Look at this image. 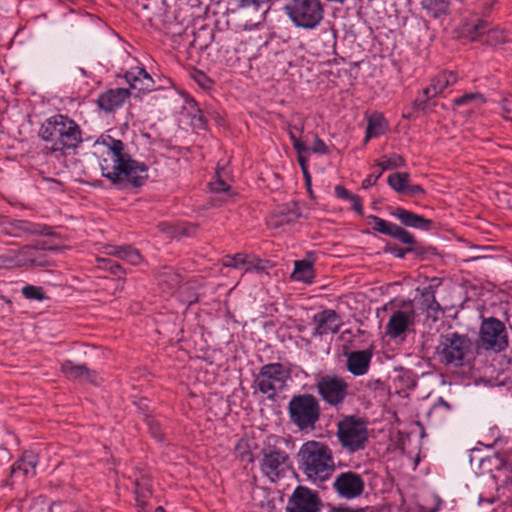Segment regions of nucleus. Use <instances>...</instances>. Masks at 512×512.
<instances>
[{
    "mask_svg": "<svg viewBox=\"0 0 512 512\" xmlns=\"http://www.w3.org/2000/svg\"><path fill=\"white\" fill-rule=\"evenodd\" d=\"M387 129V123L385 118L380 113H374L368 118L366 127L365 142H368L371 138L383 135Z\"/></svg>",
    "mask_w": 512,
    "mask_h": 512,
    "instance_id": "obj_26",
    "label": "nucleus"
},
{
    "mask_svg": "<svg viewBox=\"0 0 512 512\" xmlns=\"http://www.w3.org/2000/svg\"><path fill=\"white\" fill-rule=\"evenodd\" d=\"M312 152L318 154H326L328 152V147L317 135L315 136V143L312 147Z\"/></svg>",
    "mask_w": 512,
    "mask_h": 512,
    "instance_id": "obj_46",
    "label": "nucleus"
},
{
    "mask_svg": "<svg viewBox=\"0 0 512 512\" xmlns=\"http://www.w3.org/2000/svg\"><path fill=\"white\" fill-rule=\"evenodd\" d=\"M333 489L343 499H355L364 492L365 482L363 477L353 471L341 472L333 482Z\"/></svg>",
    "mask_w": 512,
    "mask_h": 512,
    "instance_id": "obj_12",
    "label": "nucleus"
},
{
    "mask_svg": "<svg viewBox=\"0 0 512 512\" xmlns=\"http://www.w3.org/2000/svg\"><path fill=\"white\" fill-rule=\"evenodd\" d=\"M473 347L467 334L450 332L440 336L436 354L442 364L461 367L473 357Z\"/></svg>",
    "mask_w": 512,
    "mask_h": 512,
    "instance_id": "obj_5",
    "label": "nucleus"
},
{
    "mask_svg": "<svg viewBox=\"0 0 512 512\" xmlns=\"http://www.w3.org/2000/svg\"><path fill=\"white\" fill-rule=\"evenodd\" d=\"M298 462L299 469L312 481H326L335 470L332 450L319 441L305 442L299 449Z\"/></svg>",
    "mask_w": 512,
    "mask_h": 512,
    "instance_id": "obj_2",
    "label": "nucleus"
},
{
    "mask_svg": "<svg viewBox=\"0 0 512 512\" xmlns=\"http://www.w3.org/2000/svg\"><path fill=\"white\" fill-rule=\"evenodd\" d=\"M404 194L407 196H410V197L421 198V197L425 196L426 192L421 185L408 184V187L406 188V191Z\"/></svg>",
    "mask_w": 512,
    "mask_h": 512,
    "instance_id": "obj_45",
    "label": "nucleus"
},
{
    "mask_svg": "<svg viewBox=\"0 0 512 512\" xmlns=\"http://www.w3.org/2000/svg\"><path fill=\"white\" fill-rule=\"evenodd\" d=\"M322 503L317 491L297 486L288 501V512H318Z\"/></svg>",
    "mask_w": 512,
    "mask_h": 512,
    "instance_id": "obj_13",
    "label": "nucleus"
},
{
    "mask_svg": "<svg viewBox=\"0 0 512 512\" xmlns=\"http://www.w3.org/2000/svg\"><path fill=\"white\" fill-rule=\"evenodd\" d=\"M450 411L451 405L442 397H439L427 412V417L433 421L441 420L446 417Z\"/></svg>",
    "mask_w": 512,
    "mask_h": 512,
    "instance_id": "obj_31",
    "label": "nucleus"
},
{
    "mask_svg": "<svg viewBox=\"0 0 512 512\" xmlns=\"http://www.w3.org/2000/svg\"><path fill=\"white\" fill-rule=\"evenodd\" d=\"M287 378L288 374L281 363H269L260 368L254 384L268 399L274 400L285 386Z\"/></svg>",
    "mask_w": 512,
    "mask_h": 512,
    "instance_id": "obj_10",
    "label": "nucleus"
},
{
    "mask_svg": "<svg viewBox=\"0 0 512 512\" xmlns=\"http://www.w3.org/2000/svg\"><path fill=\"white\" fill-rule=\"evenodd\" d=\"M455 106H462L470 103L483 104L485 103V98L481 93H466L461 97H458L453 100Z\"/></svg>",
    "mask_w": 512,
    "mask_h": 512,
    "instance_id": "obj_37",
    "label": "nucleus"
},
{
    "mask_svg": "<svg viewBox=\"0 0 512 512\" xmlns=\"http://www.w3.org/2000/svg\"><path fill=\"white\" fill-rule=\"evenodd\" d=\"M337 437L341 446L350 453L363 450L368 442L366 424L355 416H346L337 424Z\"/></svg>",
    "mask_w": 512,
    "mask_h": 512,
    "instance_id": "obj_7",
    "label": "nucleus"
},
{
    "mask_svg": "<svg viewBox=\"0 0 512 512\" xmlns=\"http://www.w3.org/2000/svg\"><path fill=\"white\" fill-rule=\"evenodd\" d=\"M289 136L292 141L293 148L296 150L298 155H301L308 150L307 146L300 141L297 136H294V131L292 129L289 131Z\"/></svg>",
    "mask_w": 512,
    "mask_h": 512,
    "instance_id": "obj_44",
    "label": "nucleus"
},
{
    "mask_svg": "<svg viewBox=\"0 0 512 512\" xmlns=\"http://www.w3.org/2000/svg\"><path fill=\"white\" fill-rule=\"evenodd\" d=\"M288 462L289 456L285 451L275 446H269L263 450L261 471L271 481H276L285 475L289 468Z\"/></svg>",
    "mask_w": 512,
    "mask_h": 512,
    "instance_id": "obj_11",
    "label": "nucleus"
},
{
    "mask_svg": "<svg viewBox=\"0 0 512 512\" xmlns=\"http://www.w3.org/2000/svg\"><path fill=\"white\" fill-rule=\"evenodd\" d=\"M391 215L396 217L401 222V224L406 227L420 229L423 231H429L433 226L432 220L427 219L421 215H418L402 207H396L391 212Z\"/></svg>",
    "mask_w": 512,
    "mask_h": 512,
    "instance_id": "obj_18",
    "label": "nucleus"
},
{
    "mask_svg": "<svg viewBox=\"0 0 512 512\" xmlns=\"http://www.w3.org/2000/svg\"><path fill=\"white\" fill-rule=\"evenodd\" d=\"M284 10L294 25L303 29L315 28L324 17L320 0H287Z\"/></svg>",
    "mask_w": 512,
    "mask_h": 512,
    "instance_id": "obj_6",
    "label": "nucleus"
},
{
    "mask_svg": "<svg viewBox=\"0 0 512 512\" xmlns=\"http://www.w3.org/2000/svg\"><path fill=\"white\" fill-rule=\"evenodd\" d=\"M430 84L438 95L447 88V85L444 81V76H442L440 73L432 78Z\"/></svg>",
    "mask_w": 512,
    "mask_h": 512,
    "instance_id": "obj_43",
    "label": "nucleus"
},
{
    "mask_svg": "<svg viewBox=\"0 0 512 512\" xmlns=\"http://www.w3.org/2000/svg\"><path fill=\"white\" fill-rule=\"evenodd\" d=\"M410 181V174L407 172H396L388 176V185L397 193L404 194Z\"/></svg>",
    "mask_w": 512,
    "mask_h": 512,
    "instance_id": "obj_29",
    "label": "nucleus"
},
{
    "mask_svg": "<svg viewBox=\"0 0 512 512\" xmlns=\"http://www.w3.org/2000/svg\"><path fill=\"white\" fill-rule=\"evenodd\" d=\"M349 201H351L352 203V209L359 215H363V206L361 198L358 195L354 194Z\"/></svg>",
    "mask_w": 512,
    "mask_h": 512,
    "instance_id": "obj_50",
    "label": "nucleus"
},
{
    "mask_svg": "<svg viewBox=\"0 0 512 512\" xmlns=\"http://www.w3.org/2000/svg\"><path fill=\"white\" fill-rule=\"evenodd\" d=\"M110 254L117 256L120 259L126 260L133 265L141 262V255L138 250L131 246L115 247Z\"/></svg>",
    "mask_w": 512,
    "mask_h": 512,
    "instance_id": "obj_30",
    "label": "nucleus"
},
{
    "mask_svg": "<svg viewBox=\"0 0 512 512\" xmlns=\"http://www.w3.org/2000/svg\"><path fill=\"white\" fill-rule=\"evenodd\" d=\"M440 74L444 76L447 87L454 85L458 81V76L452 71H443Z\"/></svg>",
    "mask_w": 512,
    "mask_h": 512,
    "instance_id": "obj_49",
    "label": "nucleus"
},
{
    "mask_svg": "<svg viewBox=\"0 0 512 512\" xmlns=\"http://www.w3.org/2000/svg\"><path fill=\"white\" fill-rule=\"evenodd\" d=\"M435 287L429 285L421 290V297L423 298V305L428 311L439 312L441 310L440 304L435 298Z\"/></svg>",
    "mask_w": 512,
    "mask_h": 512,
    "instance_id": "obj_32",
    "label": "nucleus"
},
{
    "mask_svg": "<svg viewBox=\"0 0 512 512\" xmlns=\"http://www.w3.org/2000/svg\"><path fill=\"white\" fill-rule=\"evenodd\" d=\"M40 233L43 235H52L51 228L47 226L43 227Z\"/></svg>",
    "mask_w": 512,
    "mask_h": 512,
    "instance_id": "obj_59",
    "label": "nucleus"
},
{
    "mask_svg": "<svg viewBox=\"0 0 512 512\" xmlns=\"http://www.w3.org/2000/svg\"><path fill=\"white\" fill-rule=\"evenodd\" d=\"M129 96L130 91L128 89H109L99 95L97 99V105L106 113L114 112L118 108L122 107Z\"/></svg>",
    "mask_w": 512,
    "mask_h": 512,
    "instance_id": "obj_15",
    "label": "nucleus"
},
{
    "mask_svg": "<svg viewBox=\"0 0 512 512\" xmlns=\"http://www.w3.org/2000/svg\"><path fill=\"white\" fill-rule=\"evenodd\" d=\"M315 389L320 399L328 406L340 408L349 395V384L341 376L325 374L315 382Z\"/></svg>",
    "mask_w": 512,
    "mask_h": 512,
    "instance_id": "obj_9",
    "label": "nucleus"
},
{
    "mask_svg": "<svg viewBox=\"0 0 512 512\" xmlns=\"http://www.w3.org/2000/svg\"><path fill=\"white\" fill-rule=\"evenodd\" d=\"M390 237L397 239L407 246H420L419 243L416 242L413 234L397 224L393 227Z\"/></svg>",
    "mask_w": 512,
    "mask_h": 512,
    "instance_id": "obj_34",
    "label": "nucleus"
},
{
    "mask_svg": "<svg viewBox=\"0 0 512 512\" xmlns=\"http://www.w3.org/2000/svg\"><path fill=\"white\" fill-rule=\"evenodd\" d=\"M38 464V456L32 451H25L21 458L11 467V474L22 472L25 477H33Z\"/></svg>",
    "mask_w": 512,
    "mask_h": 512,
    "instance_id": "obj_22",
    "label": "nucleus"
},
{
    "mask_svg": "<svg viewBox=\"0 0 512 512\" xmlns=\"http://www.w3.org/2000/svg\"><path fill=\"white\" fill-rule=\"evenodd\" d=\"M158 283L167 293H172L181 283L182 279L172 267H164L158 272Z\"/></svg>",
    "mask_w": 512,
    "mask_h": 512,
    "instance_id": "obj_23",
    "label": "nucleus"
},
{
    "mask_svg": "<svg viewBox=\"0 0 512 512\" xmlns=\"http://www.w3.org/2000/svg\"><path fill=\"white\" fill-rule=\"evenodd\" d=\"M38 256H40V249L32 246H25L18 253L17 265L47 266V260H38Z\"/></svg>",
    "mask_w": 512,
    "mask_h": 512,
    "instance_id": "obj_24",
    "label": "nucleus"
},
{
    "mask_svg": "<svg viewBox=\"0 0 512 512\" xmlns=\"http://www.w3.org/2000/svg\"><path fill=\"white\" fill-rule=\"evenodd\" d=\"M199 77H200V78H203V79H204V78H206L205 74H203V73H201V72H199Z\"/></svg>",
    "mask_w": 512,
    "mask_h": 512,
    "instance_id": "obj_63",
    "label": "nucleus"
},
{
    "mask_svg": "<svg viewBox=\"0 0 512 512\" xmlns=\"http://www.w3.org/2000/svg\"><path fill=\"white\" fill-rule=\"evenodd\" d=\"M45 249H48V250H58V247H45V246H42L41 250H45Z\"/></svg>",
    "mask_w": 512,
    "mask_h": 512,
    "instance_id": "obj_60",
    "label": "nucleus"
},
{
    "mask_svg": "<svg viewBox=\"0 0 512 512\" xmlns=\"http://www.w3.org/2000/svg\"><path fill=\"white\" fill-rule=\"evenodd\" d=\"M298 162L301 167L302 173L309 172L307 166V158L303 154L298 155Z\"/></svg>",
    "mask_w": 512,
    "mask_h": 512,
    "instance_id": "obj_53",
    "label": "nucleus"
},
{
    "mask_svg": "<svg viewBox=\"0 0 512 512\" xmlns=\"http://www.w3.org/2000/svg\"><path fill=\"white\" fill-rule=\"evenodd\" d=\"M39 136L46 142H52V151L64 152L82 143L80 126L63 114H55L46 119L39 129Z\"/></svg>",
    "mask_w": 512,
    "mask_h": 512,
    "instance_id": "obj_3",
    "label": "nucleus"
},
{
    "mask_svg": "<svg viewBox=\"0 0 512 512\" xmlns=\"http://www.w3.org/2000/svg\"><path fill=\"white\" fill-rule=\"evenodd\" d=\"M382 175V171L379 172L378 174L374 175V174H370L368 175L363 181H362V188L363 189H368L370 188L371 186L375 185L376 182L378 181V179L381 177Z\"/></svg>",
    "mask_w": 512,
    "mask_h": 512,
    "instance_id": "obj_47",
    "label": "nucleus"
},
{
    "mask_svg": "<svg viewBox=\"0 0 512 512\" xmlns=\"http://www.w3.org/2000/svg\"><path fill=\"white\" fill-rule=\"evenodd\" d=\"M93 155L98 160L102 176L114 185L141 187L148 179L147 165L133 159L120 139L100 136L93 145Z\"/></svg>",
    "mask_w": 512,
    "mask_h": 512,
    "instance_id": "obj_1",
    "label": "nucleus"
},
{
    "mask_svg": "<svg viewBox=\"0 0 512 512\" xmlns=\"http://www.w3.org/2000/svg\"><path fill=\"white\" fill-rule=\"evenodd\" d=\"M126 82L131 89L142 93L154 90V80L143 67H133L125 73Z\"/></svg>",
    "mask_w": 512,
    "mask_h": 512,
    "instance_id": "obj_16",
    "label": "nucleus"
},
{
    "mask_svg": "<svg viewBox=\"0 0 512 512\" xmlns=\"http://www.w3.org/2000/svg\"><path fill=\"white\" fill-rule=\"evenodd\" d=\"M61 371L68 379L96 383V374L89 370L84 364H74L66 360L61 365Z\"/></svg>",
    "mask_w": 512,
    "mask_h": 512,
    "instance_id": "obj_21",
    "label": "nucleus"
},
{
    "mask_svg": "<svg viewBox=\"0 0 512 512\" xmlns=\"http://www.w3.org/2000/svg\"><path fill=\"white\" fill-rule=\"evenodd\" d=\"M488 22L485 20H479L471 29H469V33L472 36V39L483 35L486 31L488 32Z\"/></svg>",
    "mask_w": 512,
    "mask_h": 512,
    "instance_id": "obj_42",
    "label": "nucleus"
},
{
    "mask_svg": "<svg viewBox=\"0 0 512 512\" xmlns=\"http://www.w3.org/2000/svg\"><path fill=\"white\" fill-rule=\"evenodd\" d=\"M38 260H45L41 250H40V256H38Z\"/></svg>",
    "mask_w": 512,
    "mask_h": 512,
    "instance_id": "obj_62",
    "label": "nucleus"
},
{
    "mask_svg": "<svg viewBox=\"0 0 512 512\" xmlns=\"http://www.w3.org/2000/svg\"><path fill=\"white\" fill-rule=\"evenodd\" d=\"M382 168V171L389 169H396L405 165V160L401 155L392 154L391 156H383L377 163Z\"/></svg>",
    "mask_w": 512,
    "mask_h": 512,
    "instance_id": "obj_35",
    "label": "nucleus"
},
{
    "mask_svg": "<svg viewBox=\"0 0 512 512\" xmlns=\"http://www.w3.org/2000/svg\"><path fill=\"white\" fill-rule=\"evenodd\" d=\"M12 263V260L6 257H0V268L2 266H6L7 264Z\"/></svg>",
    "mask_w": 512,
    "mask_h": 512,
    "instance_id": "obj_58",
    "label": "nucleus"
},
{
    "mask_svg": "<svg viewBox=\"0 0 512 512\" xmlns=\"http://www.w3.org/2000/svg\"><path fill=\"white\" fill-rule=\"evenodd\" d=\"M312 321L315 324L313 335L319 337L338 333L342 325L340 316L332 309H325L316 313Z\"/></svg>",
    "mask_w": 512,
    "mask_h": 512,
    "instance_id": "obj_14",
    "label": "nucleus"
},
{
    "mask_svg": "<svg viewBox=\"0 0 512 512\" xmlns=\"http://www.w3.org/2000/svg\"><path fill=\"white\" fill-rule=\"evenodd\" d=\"M155 512H165L164 508L159 506L155 509Z\"/></svg>",
    "mask_w": 512,
    "mask_h": 512,
    "instance_id": "obj_61",
    "label": "nucleus"
},
{
    "mask_svg": "<svg viewBox=\"0 0 512 512\" xmlns=\"http://www.w3.org/2000/svg\"><path fill=\"white\" fill-rule=\"evenodd\" d=\"M410 325H413V319L406 312L396 310L386 324V335L392 339L399 338L405 334Z\"/></svg>",
    "mask_w": 512,
    "mask_h": 512,
    "instance_id": "obj_19",
    "label": "nucleus"
},
{
    "mask_svg": "<svg viewBox=\"0 0 512 512\" xmlns=\"http://www.w3.org/2000/svg\"><path fill=\"white\" fill-rule=\"evenodd\" d=\"M422 94L424 96L423 98L417 97L414 101V106L418 110H424L426 108L427 101L438 95L431 84L422 90Z\"/></svg>",
    "mask_w": 512,
    "mask_h": 512,
    "instance_id": "obj_39",
    "label": "nucleus"
},
{
    "mask_svg": "<svg viewBox=\"0 0 512 512\" xmlns=\"http://www.w3.org/2000/svg\"><path fill=\"white\" fill-rule=\"evenodd\" d=\"M422 8L425 9L433 17L437 18L448 12V0H421Z\"/></svg>",
    "mask_w": 512,
    "mask_h": 512,
    "instance_id": "obj_28",
    "label": "nucleus"
},
{
    "mask_svg": "<svg viewBox=\"0 0 512 512\" xmlns=\"http://www.w3.org/2000/svg\"><path fill=\"white\" fill-rule=\"evenodd\" d=\"M488 33L489 35L492 37V36H495V39H496V43H502V42H505V36L503 35V32L502 31H497V30H488Z\"/></svg>",
    "mask_w": 512,
    "mask_h": 512,
    "instance_id": "obj_52",
    "label": "nucleus"
},
{
    "mask_svg": "<svg viewBox=\"0 0 512 512\" xmlns=\"http://www.w3.org/2000/svg\"><path fill=\"white\" fill-rule=\"evenodd\" d=\"M372 356L371 349L350 352L347 355V370L354 376L365 375L369 370Z\"/></svg>",
    "mask_w": 512,
    "mask_h": 512,
    "instance_id": "obj_17",
    "label": "nucleus"
},
{
    "mask_svg": "<svg viewBox=\"0 0 512 512\" xmlns=\"http://www.w3.org/2000/svg\"><path fill=\"white\" fill-rule=\"evenodd\" d=\"M434 501L436 502V505H435L434 507H431V508H429V507H424V508H423V511H424V512H436V511H438V509H439V505H440V503H441V500H440V499H434Z\"/></svg>",
    "mask_w": 512,
    "mask_h": 512,
    "instance_id": "obj_57",
    "label": "nucleus"
},
{
    "mask_svg": "<svg viewBox=\"0 0 512 512\" xmlns=\"http://www.w3.org/2000/svg\"><path fill=\"white\" fill-rule=\"evenodd\" d=\"M223 265L225 267L243 269L245 272H258L263 270V267L260 266V259L253 255L244 253H236L233 256H226Z\"/></svg>",
    "mask_w": 512,
    "mask_h": 512,
    "instance_id": "obj_20",
    "label": "nucleus"
},
{
    "mask_svg": "<svg viewBox=\"0 0 512 512\" xmlns=\"http://www.w3.org/2000/svg\"><path fill=\"white\" fill-rule=\"evenodd\" d=\"M291 277L296 281L311 284L315 277L313 264L307 260L295 261Z\"/></svg>",
    "mask_w": 512,
    "mask_h": 512,
    "instance_id": "obj_25",
    "label": "nucleus"
},
{
    "mask_svg": "<svg viewBox=\"0 0 512 512\" xmlns=\"http://www.w3.org/2000/svg\"><path fill=\"white\" fill-rule=\"evenodd\" d=\"M23 224H24V222H20L19 227L21 228Z\"/></svg>",
    "mask_w": 512,
    "mask_h": 512,
    "instance_id": "obj_64",
    "label": "nucleus"
},
{
    "mask_svg": "<svg viewBox=\"0 0 512 512\" xmlns=\"http://www.w3.org/2000/svg\"><path fill=\"white\" fill-rule=\"evenodd\" d=\"M508 335L505 325L495 317L482 320L479 330V340L476 345L477 353L480 350L499 353L508 347Z\"/></svg>",
    "mask_w": 512,
    "mask_h": 512,
    "instance_id": "obj_8",
    "label": "nucleus"
},
{
    "mask_svg": "<svg viewBox=\"0 0 512 512\" xmlns=\"http://www.w3.org/2000/svg\"><path fill=\"white\" fill-rule=\"evenodd\" d=\"M335 195L344 200H350V198L354 195L349 190H347L345 187L341 185H337L334 188Z\"/></svg>",
    "mask_w": 512,
    "mask_h": 512,
    "instance_id": "obj_48",
    "label": "nucleus"
},
{
    "mask_svg": "<svg viewBox=\"0 0 512 512\" xmlns=\"http://www.w3.org/2000/svg\"><path fill=\"white\" fill-rule=\"evenodd\" d=\"M289 130L292 129L294 131V136H297V133L302 134L304 131V124L301 123L300 125H289Z\"/></svg>",
    "mask_w": 512,
    "mask_h": 512,
    "instance_id": "obj_54",
    "label": "nucleus"
},
{
    "mask_svg": "<svg viewBox=\"0 0 512 512\" xmlns=\"http://www.w3.org/2000/svg\"><path fill=\"white\" fill-rule=\"evenodd\" d=\"M109 264V270L113 275L120 277L124 273L123 268L118 263L109 262Z\"/></svg>",
    "mask_w": 512,
    "mask_h": 512,
    "instance_id": "obj_51",
    "label": "nucleus"
},
{
    "mask_svg": "<svg viewBox=\"0 0 512 512\" xmlns=\"http://www.w3.org/2000/svg\"><path fill=\"white\" fill-rule=\"evenodd\" d=\"M367 220L368 224L372 226L373 230L387 236H390V233L392 232V229L395 226L394 223L386 221L375 215H369L367 217Z\"/></svg>",
    "mask_w": 512,
    "mask_h": 512,
    "instance_id": "obj_33",
    "label": "nucleus"
},
{
    "mask_svg": "<svg viewBox=\"0 0 512 512\" xmlns=\"http://www.w3.org/2000/svg\"><path fill=\"white\" fill-rule=\"evenodd\" d=\"M287 410L290 423L299 431H314L321 418L319 399L310 393L293 395L288 403Z\"/></svg>",
    "mask_w": 512,
    "mask_h": 512,
    "instance_id": "obj_4",
    "label": "nucleus"
},
{
    "mask_svg": "<svg viewBox=\"0 0 512 512\" xmlns=\"http://www.w3.org/2000/svg\"><path fill=\"white\" fill-rule=\"evenodd\" d=\"M278 225L291 224L301 217V211L296 203L282 206L277 214Z\"/></svg>",
    "mask_w": 512,
    "mask_h": 512,
    "instance_id": "obj_27",
    "label": "nucleus"
},
{
    "mask_svg": "<svg viewBox=\"0 0 512 512\" xmlns=\"http://www.w3.org/2000/svg\"><path fill=\"white\" fill-rule=\"evenodd\" d=\"M216 179L210 182V189L213 193L217 194H225L226 198H232L233 194L231 193L230 185L220 178V172H216Z\"/></svg>",
    "mask_w": 512,
    "mask_h": 512,
    "instance_id": "obj_36",
    "label": "nucleus"
},
{
    "mask_svg": "<svg viewBox=\"0 0 512 512\" xmlns=\"http://www.w3.org/2000/svg\"><path fill=\"white\" fill-rule=\"evenodd\" d=\"M328 512H358L347 507H332Z\"/></svg>",
    "mask_w": 512,
    "mask_h": 512,
    "instance_id": "obj_56",
    "label": "nucleus"
},
{
    "mask_svg": "<svg viewBox=\"0 0 512 512\" xmlns=\"http://www.w3.org/2000/svg\"><path fill=\"white\" fill-rule=\"evenodd\" d=\"M22 295L26 299L42 301L45 299V295L41 287L34 285H26L21 290Z\"/></svg>",
    "mask_w": 512,
    "mask_h": 512,
    "instance_id": "obj_38",
    "label": "nucleus"
},
{
    "mask_svg": "<svg viewBox=\"0 0 512 512\" xmlns=\"http://www.w3.org/2000/svg\"><path fill=\"white\" fill-rule=\"evenodd\" d=\"M391 252L397 258H404L407 253H415L418 256L424 257V249L422 246H407L406 248L395 247L391 249Z\"/></svg>",
    "mask_w": 512,
    "mask_h": 512,
    "instance_id": "obj_40",
    "label": "nucleus"
},
{
    "mask_svg": "<svg viewBox=\"0 0 512 512\" xmlns=\"http://www.w3.org/2000/svg\"><path fill=\"white\" fill-rule=\"evenodd\" d=\"M146 425L149 429V432L155 439L159 441L163 440V432L161 426L155 419L151 417L146 418Z\"/></svg>",
    "mask_w": 512,
    "mask_h": 512,
    "instance_id": "obj_41",
    "label": "nucleus"
},
{
    "mask_svg": "<svg viewBox=\"0 0 512 512\" xmlns=\"http://www.w3.org/2000/svg\"><path fill=\"white\" fill-rule=\"evenodd\" d=\"M303 177H304V180H305V185H306V188L308 190V192L310 194H312V189H311V175L309 172H305L303 173Z\"/></svg>",
    "mask_w": 512,
    "mask_h": 512,
    "instance_id": "obj_55",
    "label": "nucleus"
}]
</instances>
